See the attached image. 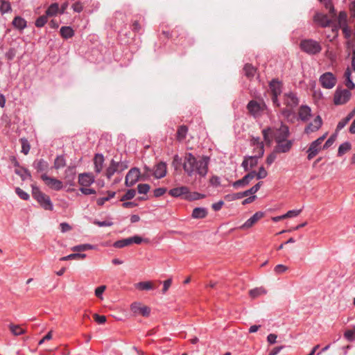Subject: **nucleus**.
<instances>
[{
    "instance_id": "f257e3e1",
    "label": "nucleus",
    "mask_w": 355,
    "mask_h": 355,
    "mask_svg": "<svg viewBox=\"0 0 355 355\" xmlns=\"http://www.w3.org/2000/svg\"><path fill=\"white\" fill-rule=\"evenodd\" d=\"M209 157L203 156L200 160H197L191 153H187L184 156L183 168L189 176H191L196 172L202 177H205L208 172Z\"/></svg>"
},
{
    "instance_id": "f03ea898",
    "label": "nucleus",
    "mask_w": 355,
    "mask_h": 355,
    "mask_svg": "<svg viewBox=\"0 0 355 355\" xmlns=\"http://www.w3.org/2000/svg\"><path fill=\"white\" fill-rule=\"evenodd\" d=\"M282 103L285 107L281 110V114L288 122L294 123L295 120L294 110L300 104V98L297 94L292 91L284 93Z\"/></svg>"
},
{
    "instance_id": "7ed1b4c3",
    "label": "nucleus",
    "mask_w": 355,
    "mask_h": 355,
    "mask_svg": "<svg viewBox=\"0 0 355 355\" xmlns=\"http://www.w3.org/2000/svg\"><path fill=\"white\" fill-rule=\"evenodd\" d=\"M31 187L33 198L40 204V205L45 210H53V205L50 197L42 192L38 187L33 184Z\"/></svg>"
},
{
    "instance_id": "20e7f679",
    "label": "nucleus",
    "mask_w": 355,
    "mask_h": 355,
    "mask_svg": "<svg viewBox=\"0 0 355 355\" xmlns=\"http://www.w3.org/2000/svg\"><path fill=\"white\" fill-rule=\"evenodd\" d=\"M129 166V162L127 159H122L121 156L119 160L112 159L109 166L106 168L105 176L107 179H111L115 173H121Z\"/></svg>"
},
{
    "instance_id": "39448f33",
    "label": "nucleus",
    "mask_w": 355,
    "mask_h": 355,
    "mask_svg": "<svg viewBox=\"0 0 355 355\" xmlns=\"http://www.w3.org/2000/svg\"><path fill=\"white\" fill-rule=\"evenodd\" d=\"M300 50L310 55L320 53L322 49L320 43L313 39H303L300 42Z\"/></svg>"
},
{
    "instance_id": "423d86ee",
    "label": "nucleus",
    "mask_w": 355,
    "mask_h": 355,
    "mask_svg": "<svg viewBox=\"0 0 355 355\" xmlns=\"http://www.w3.org/2000/svg\"><path fill=\"white\" fill-rule=\"evenodd\" d=\"M246 108L249 114L256 119L261 116L268 107L263 101L259 103L255 100H251L247 104Z\"/></svg>"
},
{
    "instance_id": "0eeeda50",
    "label": "nucleus",
    "mask_w": 355,
    "mask_h": 355,
    "mask_svg": "<svg viewBox=\"0 0 355 355\" xmlns=\"http://www.w3.org/2000/svg\"><path fill=\"white\" fill-rule=\"evenodd\" d=\"M351 96L352 93L349 89L338 87L334 92V103L336 105H344L350 100Z\"/></svg>"
},
{
    "instance_id": "6e6552de",
    "label": "nucleus",
    "mask_w": 355,
    "mask_h": 355,
    "mask_svg": "<svg viewBox=\"0 0 355 355\" xmlns=\"http://www.w3.org/2000/svg\"><path fill=\"white\" fill-rule=\"evenodd\" d=\"M319 82L324 89H331L336 85L337 78L331 72H325L320 76Z\"/></svg>"
},
{
    "instance_id": "1a4fd4ad",
    "label": "nucleus",
    "mask_w": 355,
    "mask_h": 355,
    "mask_svg": "<svg viewBox=\"0 0 355 355\" xmlns=\"http://www.w3.org/2000/svg\"><path fill=\"white\" fill-rule=\"evenodd\" d=\"M148 239H143L138 235L133 236L132 237L118 240L113 243V247L116 248H122L125 246L130 245L132 243L140 244L143 241H147Z\"/></svg>"
},
{
    "instance_id": "9d476101",
    "label": "nucleus",
    "mask_w": 355,
    "mask_h": 355,
    "mask_svg": "<svg viewBox=\"0 0 355 355\" xmlns=\"http://www.w3.org/2000/svg\"><path fill=\"white\" fill-rule=\"evenodd\" d=\"M162 34L165 35V37L167 38L172 37L173 34H177V37H180L179 42L181 45H184L186 44L185 40H187V39L189 40L188 43L189 44H192V42H190L191 39L188 38V33L186 31H184L182 28H176L171 33L168 31H162Z\"/></svg>"
},
{
    "instance_id": "9b49d317",
    "label": "nucleus",
    "mask_w": 355,
    "mask_h": 355,
    "mask_svg": "<svg viewBox=\"0 0 355 355\" xmlns=\"http://www.w3.org/2000/svg\"><path fill=\"white\" fill-rule=\"evenodd\" d=\"M41 179L44 182L45 184L51 189L60 191L63 187L62 182L52 177H49L46 173L42 174Z\"/></svg>"
},
{
    "instance_id": "f8f14e48",
    "label": "nucleus",
    "mask_w": 355,
    "mask_h": 355,
    "mask_svg": "<svg viewBox=\"0 0 355 355\" xmlns=\"http://www.w3.org/2000/svg\"><path fill=\"white\" fill-rule=\"evenodd\" d=\"M289 136V128L283 122L281 123L280 127L276 129L275 132L273 133L275 142H280L281 141L286 140Z\"/></svg>"
},
{
    "instance_id": "ddd939ff",
    "label": "nucleus",
    "mask_w": 355,
    "mask_h": 355,
    "mask_svg": "<svg viewBox=\"0 0 355 355\" xmlns=\"http://www.w3.org/2000/svg\"><path fill=\"white\" fill-rule=\"evenodd\" d=\"M140 177V171L138 168L134 167L131 168L125 176V184L128 187L135 185L139 180Z\"/></svg>"
},
{
    "instance_id": "4468645a",
    "label": "nucleus",
    "mask_w": 355,
    "mask_h": 355,
    "mask_svg": "<svg viewBox=\"0 0 355 355\" xmlns=\"http://www.w3.org/2000/svg\"><path fill=\"white\" fill-rule=\"evenodd\" d=\"M263 156H259V153H257V155L253 156H245L242 162L241 166L243 168L245 171H248L250 168L256 166L258 164V159Z\"/></svg>"
},
{
    "instance_id": "2eb2a0df",
    "label": "nucleus",
    "mask_w": 355,
    "mask_h": 355,
    "mask_svg": "<svg viewBox=\"0 0 355 355\" xmlns=\"http://www.w3.org/2000/svg\"><path fill=\"white\" fill-rule=\"evenodd\" d=\"M275 143L276 145L274 148L275 152L278 153H288L292 148L293 145V140L286 139V140Z\"/></svg>"
},
{
    "instance_id": "dca6fc26",
    "label": "nucleus",
    "mask_w": 355,
    "mask_h": 355,
    "mask_svg": "<svg viewBox=\"0 0 355 355\" xmlns=\"http://www.w3.org/2000/svg\"><path fill=\"white\" fill-rule=\"evenodd\" d=\"M130 309L134 314H139L144 317L149 316L150 309L147 306H141L139 302H133L130 305Z\"/></svg>"
},
{
    "instance_id": "f3484780",
    "label": "nucleus",
    "mask_w": 355,
    "mask_h": 355,
    "mask_svg": "<svg viewBox=\"0 0 355 355\" xmlns=\"http://www.w3.org/2000/svg\"><path fill=\"white\" fill-rule=\"evenodd\" d=\"M255 175L256 171H252L249 172L248 174H246L241 179L235 181L232 185L235 189L243 187L248 185L250 183V182L255 178Z\"/></svg>"
},
{
    "instance_id": "a211bd4d",
    "label": "nucleus",
    "mask_w": 355,
    "mask_h": 355,
    "mask_svg": "<svg viewBox=\"0 0 355 355\" xmlns=\"http://www.w3.org/2000/svg\"><path fill=\"white\" fill-rule=\"evenodd\" d=\"M167 173V165L166 162H160L155 164L153 175L157 179H161L166 176Z\"/></svg>"
},
{
    "instance_id": "6ab92c4d",
    "label": "nucleus",
    "mask_w": 355,
    "mask_h": 355,
    "mask_svg": "<svg viewBox=\"0 0 355 355\" xmlns=\"http://www.w3.org/2000/svg\"><path fill=\"white\" fill-rule=\"evenodd\" d=\"M322 125V120L320 116H317L313 122L309 123L304 128L306 134H310L318 130Z\"/></svg>"
},
{
    "instance_id": "aec40b11",
    "label": "nucleus",
    "mask_w": 355,
    "mask_h": 355,
    "mask_svg": "<svg viewBox=\"0 0 355 355\" xmlns=\"http://www.w3.org/2000/svg\"><path fill=\"white\" fill-rule=\"evenodd\" d=\"M262 211L254 213L249 219H248L241 227L240 229L245 230L252 227L259 219L263 216Z\"/></svg>"
},
{
    "instance_id": "412c9836",
    "label": "nucleus",
    "mask_w": 355,
    "mask_h": 355,
    "mask_svg": "<svg viewBox=\"0 0 355 355\" xmlns=\"http://www.w3.org/2000/svg\"><path fill=\"white\" fill-rule=\"evenodd\" d=\"M299 119L303 122H307L311 116V109L309 106L303 105L298 110Z\"/></svg>"
},
{
    "instance_id": "4be33fe9",
    "label": "nucleus",
    "mask_w": 355,
    "mask_h": 355,
    "mask_svg": "<svg viewBox=\"0 0 355 355\" xmlns=\"http://www.w3.org/2000/svg\"><path fill=\"white\" fill-rule=\"evenodd\" d=\"M189 193V188L186 186L175 187L168 191V194L174 198H182L187 196Z\"/></svg>"
},
{
    "instance_id": "5701e85b",
    "label": "nucleus",
    "mask_w": 355,
    "mask_h": 355,
    "mask_svg": "<svg viewBox=\"0 0 355 355\" xmlns=\"http://www.w3.org/2000/svg\"><path fill=\"white\" fill-rule=\"evenodd\" d=\"M94 182V177L90 173H81L78 176V183L83 187H89Z\"/></svg>"
},
{
    "instance_id": "b1692460",
    "label": "nucleus",
    "mask_w": 355,
    "mask_h": 355,
    "mask_svg": "<svg viewBox=\"0 0 355 355\" xmlns=\"http://www.w3.org/2000/svg\"><path fill=\"white\" fill-rule=\"evenodd\" d=\"M105 158L103 154L96 153L94 157V171L99 174L103 168Z\"/></svg>"
},
{
    "instance_id": "393cba45",
    "label": "nucleus",
    "mask_w": 355,
    "mask_h": 355,
    "mask_svg": "<svg viewBox=\"0 0 355 355\" xmlns=\"http://www.w3.org/2000/svg\"><path fill=\"white\" fill-rule=\"evenodd\" d=\"M269 88L271 94H281L282 92V83L278 79L273 78L269 83Z\"/></svg>"
},
{
    "instance_id": "a878e982",
    "label": "nucleus",
    "mask_w": 355,
    "mask_h": 355,
    "mask_svg": "<svg viewBox=\"0 0 355 355\" xmlns=\"http://www.w3.org/2000/svg\"><path fill=\"white\" fill-rule=\"evenodd\" d=\"M33 166L36 169L37 173L47 171L49 168V163L44 159H35L33 163Z\"/></svg>"
},
{
    "instance_id": "bb28decb",
    "label": "nucleus",
    "mask_w": 355,
    "mask_h": 355,
    "mask_svg": "<svg viewBox=\"0 0 355 355\" xmlns=\"http://www.w3.org/2000/svg\"><path fill=\"white\" fill-rule=\"evenodd\" d=\"M251 144L254 146V150L256 153H259V156H263L264 154V144L261 141L260 138L252 137L251 139Z\"/></svg>"
},
{
    "instance_id": "cd10ccee",
    "label": "nucleus",
    "mask_w": 355,
    "mask_h": 355,
    "mask_svg": "<svg viewBox=\"0 0 355 355\" xmlns=\"http://www.w3.org/2000/svg\"><path fill=\"white\" fill-rule=\"evenodd\" d=\"M343 77L345 78L344 84L347 89H354L355 88V84L352 81V71L349 67L345 69Z\"/></svg>"
},
{
    "instance_id": "c85d7f7f",
    "label": "nucleus",
    "mask_w": 355,
    "mask_h": 355,
    "mask_svg": "<svg viewBox=\"0 0 355 355\" xmlns=\"http://www.w3.org/2000/svg\"><path fill=\"white\" fill-rule=\"evenodd\" d=\"M208 214L207 209L205 207H196L193 209L191 217L195 219H202Z\"/></svg>"
},
{
    "instance_id": "c756f323",
    "label": "nucleus",
    "mask_w": 355,
    "mask_h": 355,
    "mask_svg": "<svg viewBox=\"0 0 355 355\" xmlns=\"http://www.w3.org/2000/svg\"><path fill=\"white\" fill-rule=\"evenodd\" d=\"M12 24L19 31H23L27 26L26 21L19 16H17L13 19Z\"/></svg>"
},
{
    "instance_id": "7c9ffc66",
    "label": "nucleus",
    "mask_w": 355,
    "mask_h": 355,
    "mask_svg": "<svg viewBox=\"0 0 355 355\" xmlns=\"http://www.w3.org/2000/svg\"><path fill=\"white\" fill-rule=\"evenodd\" d=\"M314 19L317 21L322 27H327L329 26L331 21L327 15L322 14H316L314 17Z\"/></svg>"
},
{
    "instance_id": "2f4dec72",
    "label": "nucleus",
    "mask_w": 355,
    "mask_h": 355,
    "mask_svg": "<svg viewBox=\"0 0 355 355\" xmlns=\"http://www.w3.org/2000/svg\"><path fill=\"white\" fill-rule=\"evenodd\" d=\"M62 37L65 40L70 39L74 35V31L71 26H62L60 29Z\"/></svg>"
},
{
    "instance_id": "473e14b6",
    "label": "nucleus",
    "mask_w": 355,
    "mask_h": 355,
    "mask_svg": "<svg viewBox=\"0 0 355 355\" xmlns=\"http://www.w3.org/2000/svg\"><path fill=\"white\" fill-rule=\"evenodd\" d=\"M188 130V127L185 125L179 126L176 132V139L178 141H182L184 140L187 137Z\"/></svg>"
},
{
    "instance_id": "72a5a7b5",
    "label": "nucleus",
    "mask_w": 355,
    "mask_h": 355,
    "mask_svg": "<svg viewBox=\"0 0 355 355\" xmlns=\"http://www.w3.org/2000/svg\"><path fill=\"white\" fill-rule=\"evenodd\" d=\"M320 150L321 148L311 143L309 148L306 150L308 160H311L313 159V157H315Z\"/></svg>"
},
{
    "instance_id": "f704fd0d",
    "label": "nucleus",
    "mask_w": 355,
    "mask_h": 355,
    "mask_svg": "<svg viewBox=\"0 0 355 355\" xmlns=\"http://www.w3.org/2000/svg\"><path fill=\"white\" fill-rule=\"evenodd\" d=\"M58 13H60V8L58 3H51L46 10V15L47 17H53Z\"/></svg>"
},
{
    "instance_id": "c9c22d12",
    "label": "nucleus",
    "mask_w": 355,
    "mask_h": 355,
    "mask_svg": "<svg viewBox=\"0 0 355 355\" xmlns=\"http://www.w3.org/2000/svg\"><path fill=\"white\" fill-rule=\"evenodd\" d=\"M205 197V194H202L198 192H190V190L189 189V193L187 194V196H184V199L189 201H193L202 199Z\"/></svg>"
},
{
    "instance_id": "e433bc0d",
    "label": "nucleus",
    "mask_w": 355,
    "mask_h": 355,
    "mask_svg": "<svg viewBox=\"0 0 355 355\" xmlns=\"http://www.w3.org/2000/svg\"><path fill=\"white\" fill-rule=\"evenodd\" d=\"M65 165H66V160H65L64 156L62 155H58L54 160L53 168L55 169L58 170V169L64 167Z\"/></svg>"
},
{
    "instance_id": "4c0bfd02",
    "label": "nucleus",
    "mask_w": 355,
    "mask_h": 355,
    "mask_svg": "<svg viewBox=\"0 0 355 355\" xmlns=\"http://www.w3.org/2000/svg\"><path fill=\"white\" fill-rule=\"evenodd\" d=\"M245 76L248 78H252L254 76L256 69L251 64H245L243 67Z\"/></svg>"
},
{
    "instance_id": "58836bf2",
    "label": "nucleus",
    "mask_w": 355,
    "mask_h": 355,
    "mask_svg": "<svg viewBox=\"0 0 355 355\" xmlns=\"http://www.w3.org/2000/svg\"><path fill=\"white\" fill-rule=\"evenodd\" d=\"M352 148V145L349 141H345L343 144H341L338 150V156L341 157L345 153L348 152Z\"/></svg>"
},
{
    "instance_id": "ea45409f",
    "label": "nucleus",
    "mask_w": 355,
    "mask_h": 355,
    "mask_svg": "<svg viewBox=\"0 0 355 355\" xmlns=\"http://www.w3.org/2000/svg\"><path fill=\"white\" fill-rule=\"evenodd\" d=\"M15 173L19 175L22 180L31 178V174L30 171L24 167H21L20 170L16 169Z\"/></svg>"
},
{
    "instance_id": "a19ab883",
    "label": "nucleus",
    "mask_w": 355,
    "mask_h": 355,
    "mask_svg": "<svg viewBox=\"0 0 355 355\" xmlns=\"http://www.w3.org/2000/svg\"><path fill=\"white\" fill-rule=\"evenodd\" d=\"M107 196L106 197L99 198L97 199L96 203L98 205L103 206L106 201L110 200V199L114 198L116 195L115 191H107Z\"/></svg>"
},
{
    "instance_id": "79ce46f5",
    "label": "nucleus",
    "mask_w": 355,
    "mask_h": 355,
    "mask_svg": "<svg viewBox=\"0 0 355 355\" xmlns=\"http://www.w3.org/2000/svg\"><path fill=\"white\" fill-rule=\"evenodd\" d=\"M135 288L141 291H148L153 288L151 282H140L135 284Z\"/></svg>"
},
{
    "instance_id": "37998d69",
    "label": "nucleus",
    "mask_w": 355,
    "mask_h": 355,
    "mask_svg": "<svg viewBox=\"0 0 355 355\" xmlns=\"http://www.w3.org/2000/svg\"><path fill=\"white\" fill-rule=\"evenodd\" d=\"M19 141L21 145V152L24 155H27L29 153L31 148L28 140L26 138L23 137L19 139Z\"/></svg>"
},
{
    "instance_id": "c03bdc74",
    "label": "nucleus",
    "mask_w": 355,
    "mask_h": 355,
    "mask_svg": "<svg viewBox=\"0 0 355 355\" xmlns=\"http://www.w3.org/2000/svg\"><path fill=\"white\" fill-rule=\"evenodd\" d=\"M9 328L10 331L15 335V336H19L21 334H24L25 333V330L21 328L19 325H15L10 324L9 325Z\"/></svg>"
},
{
    "instance_id": "a18cd8bd",
    "label": "nucleus",
    "mask_w": 355,
    "mask_h": 355,
    "mask_svg": "<svg viewBox=\"0 0 355 355\" xmlns=\"http://www.w3.org/2000/svg\"><path fill=\"white\" fill-rule=\"evenodd\" d=\"M266 293V291L263 288H255L254 289H251L249 291V295L252 298L254 299L263 294H265Z\"/></svg>"
},
{
    "instance_id": "49530a36",
    "label": "nucleus",
    "mask_w": 355,
    "mask_h": 355,
    "mask_svg": "<svg viewBox=\"0 0 355 355\" xmlns=\"http://www.w3.org/2000/svg\"><path fill=\"white\" fill-rule=\"evenodd\" d=\"M86 257L85 254L82 253H73L69 254L65 257H62L60 259V261H67L71 259H85Z\"/></svg>"
},
{
    "instance_id": "de8ad7c7",
    "label": "nucleus",
    "mask_w": 355,
    "mask_h": 355,
    "mask_svg": "<svg viewBox=\"0 0 355 355\" xmlns=\"http://www.w3.org/2000/svg\"><path fill=\"white\" fill-rule=\"evenodd\" d=\"M12 10L11 5L9 1L2 0L0 6V12L2 15L9 12Z\"/></svg>"
},
{
    "instance_id": "09e8293b",
    "label": "nucleus",
    "mask_w": 355,
    "mask_h": 355,
    "mask_svg": "<svg viewBox=\"0 0 355 355\" xmlns=\"http://www.w3.org/2000/svg\"><path fill=\"white\" fill-rule=\"evenodd\" d=\"M261 186V182H259L257 184H256L255 185H254L252 187H251L250 189H249L245 191H243L244 197L248 196L250 194H254L259 190Z\"/></svg>"
},
{
    "instance_id": "8fccbe9b",
    "label": "nucleus",
    "mask_w": 355,
    "mask_h": 355,
    "mask_svg": "<svg viewBox=\"0 0 355 355\" xmlns=\"http://www.w3.org/2000/svg\"><path fill=\"white\" fill-rule=\"evenodd\" d=\"M344 337L349 342L355 340V326L352 329H347L344 333Z\"/></svg>"
},
{
    "instance_id": "3c124183",
    "label": "nucleus",
    "mask_w": 355,
    "mask_h": 355,
    "mask_svg": "<svg viewBox=\"0 0 355 355\" xmlns=\"http://www.w3.org/2000/svg\"><path fill=\"white\" fill-rule=\"evenodd\" d=\"M94 248V246L91 244H82L78 245L73 247L72 250L80 252V251H85L88 250H92Z\"/></svg>"
},
{
    "instance_id": "603ef678",
    "label": "nucleus",
    "mask_w": 355,
    "mask_h": 355,
    "mask_svg": "<svg viewBox=\"0 0 355 355\" xmlns=\"http://www.w3.org/2000/svg\"><path fill=\"white\" fill-rule=\"evenodd\" d=\"M135 194H136V191L135 189H128L126 191V193L121 197V201L123 202V201H125L128 200H131L135 196Z\"/></svg>"
},
{
    "instance_id": "864d4df0",
    "label": "nucleus",
    "mask_w": 355,
    "mask_h": 355,
    "mask_svg": "<svg viewBox=\"0 0 355 355\" xmlns=\"http://www.w3.org/2000/svg\"><path fill=\"white\" fill-rule=\"evenodd\" d=\"M320 2L323 3L326 9L329 10L330 14H335V9L334 6L332 5L331 0H318Z\"/></svg>"
},
{
    "instance_id": "5fc2aeb1",
    "label": "nucleus",
    "mask_w": 355,
    "mask_h": 355,
    "mask_svg": "<svg viewBox=\"0 0 355 355\" xmlns=\"http://www.w3.org/2000/svg\"><path fill=\"white\" fill-rule=\"evenodd\" d=\"M47 17H48L46 15L39 17L35 22V26L37 28L43 27L47 22Z\"/></svg>"
},
{
    "instance_id": "6e6d98bb",
    "label": "nucleus",
    "mask_w": 355,
    "mask_h": 355,
    "mask_svg": "<svg viewBox=\"0 0 355 355\" xmlns=\"http://www.w3.org/2000/svg\"><path fill=\"white\" fill-rule=\"evenodd\" d=\"M337 137V133H334L330 136V137L326 141L324 146H322V149L329 148L336 141Z\"/></svg>"
},
{
    "instance_id": "4d7b16f0",
    "label": "nucleus",
    "mask_w": 355,
    "mask_h": 355,
    "mask_svg": "<svg viewBox=\"0 0 355 355\" xmlns=\"http://www.w3.org/2000/svg\"><path fill=\"white\" fill-rule=\"evenodd\" d=\"M15 193L22 200H28L29 199V194L19 187L15 188Z\"/></svg>"
},
{
    "instance_id": "13d9d810",
    "label": "nucleus",
    "mask_w": 355,
    "mask_h": 355,
    "mask_svg": "<svg viewBox=\"0 0 355 355\" xmlns=\"http://www.w3.org/2000/svg\"><path fill=\"white\" fill-rule=\"evenodd\" d=\"M150 189L148 184H139L137 186V191L139 193L146 194Z\"/></svg>"
},
{
    "instance_id": "bf43d9fd",
    "label": "nucleus",
    "mask_w": 355,
    "mask_h": 355,
    "mask_svg": "<svg viewBox=\"0 0 355 355\" xmlns=\"http://www.w3.org/2000/svg\"><path fill=\"white\" fill-rule=\"evenodd\" d=\"M93 223L98 227H110L113 225V222L111 220H106L103 221L94 220Z\"/></svg>"
},
{
    "instance_id": "052dcab7",
    "label": "nucleus",
    "mask_w": 355,
    "mask_h": 355,
    "mask_svg": "<svg viewBox=\"0 0 355 355\" xmlns=\"http://www.w3.org/2000/svg\"><path fill=\"white\" fill-rule=\"evenodd\" d=\"M350 121L347 116L343 119L341 121L338 122L336 126V132L338 133L340 130H341Z\"/></svg>"
},
{
    "instance_id": "680f3d73",
    "label": "nucleus",
    "mask_w": 355,
    "mask_h": 355,
    "mask_svg": "<svg viewBox=\"0 0 355 355\" xmlns=\"http://www.w3.org/2000/svg\"><path fill=\"white\" fill-rule=\"evenodd\" d=\"M278 153L275 152L273 149L272 152H271L266 157V162L268 165H271L277 158V154Z\"/></svg>"
},
{
    "instance_id": "e2e57ef3",
    "label": "nucleus",
    "mask_w": 355,
    "mask_h": 355,
    "mask_svg": "<svg viewBox=\"0 0 355 355\" xmlns=\"http://www.w3.org/2000/svg\"><path fill=\"white\" fill-rule=\"evenodd\" d=\"M347 13L345 11H340L338 14V21L340 26L346 25L347 23Z\"/></svg>"
},
{
    "instance_id": "0e129e2a",
    "label": "nucleus",
    "mask_w": 355,
    "mask_h": 355,
    "mask_svg": "<svg viewBox=\"0 0 355 355\" xmlns=\"http://www.w3.org/2000/svg\"><path fill=\"white\" fill-rule=\"evenodd\" d=\"M268 175V173L263 166H261L259 168L258 173L256 172L255 177L258 179H263Z\"/></svg>"
},
{
    "instance_id": "69168bd1",
    "label": "nucleus",
    "mask_w": 355,
    "mask_h": 355,
    "mask_svg": "<svg viewBox=\"0 0 355 355\" xmlns=\"http://www.w3.org/2000/svg\"><path fill=\"white\" fill-rule=\"evenodd\" d=\"M167 191V189L165 187L157 188L153 191V195L155 197L158 198L163 196Z\"/></svg>"
},
{
    "instance_id": "338daca9",
    "label": "nucleus",
    "mask_w": 355,
    "mask_h": 355,
    "mask_svg": "<svg viewBox=\"0 0 355 355\" xmlns=\"http://www.w3.org/2000/svg\"><path fill=\"white\" fill-rule=\"evenodd\" d=\"M72 9L76 12H80L83 10V5L80 1H76L72 5Z\"/></svg>"
},
{
    "instance_id": "774afa93",
    "label": "nucleus",
    "mask_w": 355,
    "mask_h": 355,
    "mask_svg": "<svg viewBox=\"0 0 355 355\" xmlns=\"http://www.w3.org/2000/svg\"><path fill=\"white\" fill-rule=\"evenodd\" d=\"M209 183L214 187H218L220 185V179L218 176L213 175L209 180Z\"/></svg>"
}]
</instances>
